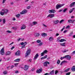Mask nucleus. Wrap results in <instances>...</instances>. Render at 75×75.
<instances>
[{"label":"nucleus","mask_w":75,"mask_h":75,"mask_svg":"<svg viewBox=\"0 0 75 75\" xmlns=\"http://www.w3.org/2000/svg\"><path fill=\"white\" fill-rule=\"evenodd\" d=\"M30 53H31V49H28L26 52V53L25 54V57H28V55H30Z\"/></svg>","instance_id":"1"},{"label":"nucleus","mask_w":75,"mask_h":75,"mask_svg":"<svg viewBox=\"0 0 75 75\" xmlns=\"http://www.w3.org/2000/svg\"><path fill=\"white\" fill-rule=\"evenodd\" d=\"M42 68H40L39 69H38L36 70V73L38 74L39 73H41V72H42Z\"/></svg>","instance_id":"2"},{"label":"nucleus","mask_w":75,"mask_h":75,"mask_svg":"<svg viewBox=\"0 0 75 75\" xmlns=\"http://www.w3.org/2000/svg\"><path fill=\"white\" fill-rule=\"evenodd\" d=\"M0 53L1 54V55H4V48H2L1 50Z\"/></svg>","instance_id":"3"},{"label":"nucleus","mask_w":75,"mask_h":75,"mask_svg":"<svg viewBox=\"0 0 75 75\" xmlns=\"http://www.w3.org/2000/svg\"><path fill=\"white\" fill-rule=\"evenodd\" d=\"M15 54L16 56H20L21 54V52L20 50H18L15 53Z\"/></svg>","instance_id":"4"},{"label":"nucleus","mask_w":75,"mask_h":75,"mask_svg":"<svg viewBox=\"0 0 75 75\" xmlns=\"http://www.w3.org/2000/svg\"><path fill=\"white\" fill-rule=\"evenodd\" d=\"M27 11L25 9L23 10L22 12L20 13V14H25V13H27Z\"/></svg>","instance_id":"5"},{"label":"nucleus","mask_w":75,"mask_h":75,"mask_svg":"<svg viewBox=\"0 0 75 75\" xmlns=\"http://www.w3.org/2000/svg\"><path fill=\"white\" fill-rule=\"evenodd\" d=\"M64 4H63L62 5H57L56 6V8L57 9H58L59 8H60L61 7H62V6H64Z\"/></svg>","instance_id":"6"},{"label":"nucleus","mask_w":75,"mask_h":75,"mask_svg":"<svg viewBox=\"0 0 75 75\" xmlns=\"http://www.w3.org/2000/svg\"><path fill=\"white\" fill-rule=\"evenodd\" d=\"M66 58L68 60H70L71 58V56L69 55H66Z\"/></svg>","instance_id":"7"},{"label":"nucleus","mask_w":75,"mask_h":75,"mask_svg":"<svg viewBox=\"0 0 75 75\" xmlns=\"http://www.w3.org/2000/svg\"><path fill=\"white\" fill-rule=\"evenodd\" d=\"M54 15L53 14H49L48 16H47V17H50V18H53V17H54Z\"/></svg>","instance_id":"8"},{"label":"nucleus","mask_w":75,"mask_h":75,"mask_svg":"<svg viewBox=\"0 0 75 75\" xmlns=\"http://www.w3.org/2000/svg\"><path fill=\"white\" fill-rule=\"evenodd\" d=\"M25 28H26V26H25V24H23L21 27V30H24V29H25Z\"/></svg>","instance_id":"9"},{"label":"nucleus","mask_w":75,"mask_h":75,"mask_svg":"<svg viewBox=\"0 0 75 75\" xmlns=\"http://www.w3.org/2000/svg\"><path fill=\"white\" fill-rule=\"evenodd\" d=\"M49 13H55V11L54 10H50L49 11Z\"/></svg>","instance_id":"10"},{"label":"nucleus","mask_w":75,"mask_h":75,"mask_svg":"<svg viewBox=\"0 0 75 75\" xmlns=\"http://www.w3.org/2000/svg\"><path fill=\"white\" fill-rule=\"evenodd\" d=\"M40 35V34L39 33H36L35 34V37H38Z\"/></svg>","instance_id":"11"},{"label":"nucleus","mask_w":75,"mask_h":75,"mask_svg":"<svg viewBox=\"0 0 75 75\" xmlns=\"http://www.w3.org/2000/svg\"><path fill=\"white\" fill-rule=\"evenodd\" d=\"M71 21V22L72 23H74V22L75 21V20H73V21H72L71 19H69L68 21V23H70V22Z\"/></svg>","instance_id":"12"},{"label":"nucleus","mask_w":75,"mask_h":75,"mask_svg":"<svg viewBox=\"0 0 75 75\" xmlns=\"http://www.w3.org/2000/svg\"><path fill=\"white\" fill-rule=\"evenodd\" d=\"M41 35L42 37H45V36H47V34L45 33H42Z\"/></svg>","instance_id":"13"},{"label":"nucleus","mask_w":75,"mask_h":75,"mask_svg":"<svg viewBox=\"0 0 75 75\" xmlns=\"http://www.w3.org/2000/svg\"><path fill=\"white\" fill-rule=\"evenodd\" d=\"M70 70V68H68L66 69L65 70V71H64V72H68Z\"/></svg>","instance_id":"14"},{"label":"nucleus","mask_w":75,"mask_h":75,"mask_svg":"<svg viewBox=\"0 0 75 75\" xmlns=\"http://www.w3.org/2000/svg\"><path fill=\"white\" fill-rule=\"evenodd\" d=\"M71 71L74 72L75 71V66H73L71 68Z\"/></svg>","instance_id":"15"},{"label":"nucleus","mask_w":75,"mask_h":75,"mask_svg":"<svg viewBox=\"0 0 75 75\" xmlns=\"http://www.w3.org/2000/svg\"><path fill=\"white\" fill-rule=\"evenodd\" d=\"M75 4V2H74L71 4L70 5V7H72V6H74Z\"/></svg>","instance_id":"16"},{"label":"nucleus","mask_w":75,"mask_h":75,"mask_svg":"<svg viewBox=\"0 0 75 75\" xmlns=\"http://www.w3.org/2000/svg\"><path fill=\"white\" fill-rule=\"evenodd\" d=\"M59 22V20H57L56 21H55L54 22V23L55 24H58Z\"/></svg>","instance_id":"17"},{"label":"nucleus","mask_w":75,"mask_h":75,"mask_svg":"<svg viewBox=\"0 0 75 75\" xmlns=\"http://www.w3.org/2000/svg\"><path fill=\"white\" fill-rule=\"evenodd\" d=\"M38 56H39L38 54V53H37L34 57L35 59H37V58L38 57Z\"/></svg>","instance_id":"18"},{"label":"nucleus","mask_w":75,"mask_h":75,"mask_svg":"<svg viewBox=\"0 0 75 75\" xmlns=\"http://www.w3.org/2000/svg\"><path fill=\"white\" fill-rule=\"evenodd\" d=\"M10 54H11V52H10L8 51L5 54L6 55H9Z\"/></svg>","instance_id":"19"},{"label":"nucleus","mask_w":75,"mask_h":75,"mask_svg":"<svg viewBox=\"0 0 75 75\" xmlns=\"http://www.w3.org/2000/svg\"><path fill=\"white\" fill-rule=\"evenodd\" d=\"M28 66H25L24 68V70L25 71H26L27 69H28Z\"/></svg>","instance_id":"20"},{"label":"nucleus","mask_w":75,"mask_h":75,"mask_svg":"<svg viewBox=\"0 0 75 75\" xmlns=\"http://www.w3.org/2000/svg\"><path fill=\"white\" fill-rule=\"evenodd\" d=\"M59 41L60 42H64V41H66V40L64 39H61L59 40Z\"/></svg>","instance_id":"21"},{"label":"nucleus","mask_w":75,"mask_h":75,"mask_svg":"<svg viewBox=\"0 0 75 75\" xmlns=\"http://www.w3.org/2000/svg\"><path fill=\"white\" fill-rule=\"evenodd\" d=\"M32 24L33 25H36V24H37V22L35 21H33V22Z\"/></svg>","instance_id":"22"},{"label":"nucleus","mask_w":75,"mask_h":75,"mask_svg":"<svg viewBox=\"0 0 75 75\" xmlns=\"http://www.w3.org/2000/svg\"><path fill=\"white\" fill-rule=\"evenodd\" d=\"M8 12V9H6L4 10V13L5 14H7Z\"/></svg>","instance_id":"23"},{"label":"nucleus","mask_w":75,"mask_h":75,"mask_svg":"<svg viewBox=\"0 0 75 75\" xmlns=\"http://www.w3.org/2000/svg\"><path fill=\"white\" fill-rule=\"evenodd\" d=\"M47 57V55H46L45 56L41 58V59H45Z\"/></svg>","instance_id":"24"},{"label":"nucleus","mask_w":75,"mask_h":75,"mask_svg":"<svg viewBox=\"0 0 75 75\" xmlns=\"http://www.w3.org/2000/svg\"><path fill=\"white\" fill-rule=\"evenodd\" d=\"M65 42L60 44V45H62V46H64V47H65Z\"/></svg>","instance_id":"25"},{"label":"nucleus","mask_w":75,"mask_h":75,"mask_svg":"<svg viewBox=\"0 0 75 75\" xmlns=\"http://www.w3.org/2000/svg\"><path fill=\"white\" fill-rule=\"evenodd\" d=\"M54 70H52L49 73L50 74V75H53L54 74Z\"/></svg>","instance_id":"26"},{"label":"nucleus","mask_w":75,"mask_h":75,"mask_svg":"<svg viewBox=\"0 0 75 75\" xmlns=\"http://www.w3.org/2000/svg\"><path fill=\"white\" fill-rule=\"evenodd\" d=\"M4 12H0V13L1 16H4Z\"/></svg>","instance_id":"27"},{"label":"nucleus","mask_w":75,"mask_h":75,"mask_svg":"<svg viewBox=\"0 0 75 75\" xmlns=\"http://www.w3.org/2000/svg\"><path fill=\"white\" fill-rule=\"evenodd\" d=\"M49 40L50 41H52V40H54V38L52 37H50L49 38Z\"/></svg>","instance_id":"28"},{"label":"nucleus","mask_w":75,"mask_h":75,"mask_svg":"<svg viewBox=\"0 0 75 75\" xmlns=\"http://www.w3.org/2000/svg\"><path fill=\"white\" fill-rule=\"evenodd\" d=\"M3 74L4 75H6L7 74V71L5 70L4 72H3Z\"/></svg>","instance_id":"29"},{"label":"nucleus","mask_w":75,"mask_h":75,"mask_svg":"<svg viewBox=\"0 0 75 75\" xmlns=\"http://www.w3.org/2000/svg\"><path fill=\"white\" fill-rule=\"evenodd\" d=\"M67 51H68V50H67L65 49L64 50V51H62V52L63 53L66 52H67Z\"/></svg>","instance_id":"30"},{"label":"nucleus","mask_w":75,"mask_h":75,"mask_svg":"<svg viewBox=\"0 0 75 75\" xmlns=\"http://www.w3.org/2000/svg\"><path fill=\"white\" fill-rule=\"evenodd\" d=\"M62 64H66V63H67V61H63L62 62Z\"/></svg>","instance_id":"31"},{"label":"nucleus","mask_w":75,"mask_h":75,"mask_svg":"<svg viewBox=\"0 0 75 75\" xmlns=\"http://www.w3.org/2000/svg\"><path fill=\"white\" fill-rule=\"evenodd\" d=\"M62 64H66V63H67V61H63L62 62Z\"/></svg>","instance_id":"32"},{"label":"nucleus","mask_w":75,"mask_h":75,"mask_svg":"<svg viewBox=\"0 0 75 75\" xmlns=\"http://www.w3.org/2000/svg\"><path fill=\"white\" fill-rule=\"evenodd\" d=\"M68 10V8H65L64 9V10L63 11V13H65L66 11H67Z\"/></svg>","instance_id":"33"},{"label":"nucleus","mask_w":75,"mask_h":75,"mask_svg":"<svg viewBox=\"0 0 75 75\" xmlns=\"http://www.w3.org/2000/svg\"><path fill=\"white\" fill-rule=\"evenodd\" d=\"M47 52H48V51L47 50H44L43 51V52L45 54H47Z\"/></svg>","instance_id":"34"},{"label":"nucleus","mask_w":75,"mask_h":75,"mask_svg":"<svg viewBox=\"0 0 75 75\" xmlns=\"http://www.w3.org/2000/svg\"><path fill=\"white\" fill-rule=\"evenodd\" d=\"M64 58H66V56L64 57H61L60 58L61 60H62V59H64Z\"/></svg>","instance_id":"35"},{"label":"nucleus","mask_w":75,"mask_h":75,"mask_svg":"<svg viewBox=\"0 0 75 75\" xmlns=\"http://www.w3.org/2000/svg\"><path fill=\"white\" fill-rule=\"evenodd\" d=\"M44 54H45L43 52L41 53V57H42V56L44 55Z\"/></svg>","instance_id":"36"},{"label":"nucleus","mask_w":75,"mask_h":75,"mask_svg":"<svg viewBox=\"0 0 75 75\" xmlns=\"http://www.w3.org/2000/svg\"><path fill=\"white\" fill-rule=\"evenodd\" d=\"M2 21H3V23L4 24L5 23H6V20L5 19H2Z\"/></svg>","instance_id":"37"},{"label":"nucleus","mask_w":75,"mask_h":75,"mask_svg":"<svg viewBox=\"0 0 75 75\" xmlns=\"http://www.w3.org/2000/svg\"><path fill=\"white\" fill-rule=\"evenodd\" d=\"M60 60H58L57 61V64H59V63H60Z\"/></svg>","instance_id":"38"},{"label":"nucleus","mask_w":75,"mask_h":75,"mask_svg":"<svg viewBox=\"0 0 75 75\" xmlns=\"http://www.w3.org/2000/svg\"><path fill=\"white\" fill-rule=\"evenodd\" d=\"M20 16V14L18 13V14H16V17H19V16Z\"/></svg>","instance_id":"39"},{"label":"nucleus","mask_w":75,"mask_h":75,"mask_svg":"<svg viewBox=\"0 0 75 75\" xmlns=\"http://www.w3.org/2000/svg\"><path fill=\"white\" fill-rule=\"evenodd\" d=\"M37 43H40V42H41V40H38L36 41Z\"/></svg>","instance_id":"40"},{"label":"nucleus","mask_w":75,"mask_h":75,"mask_svg":"<svg viewBox=\"0 0 75 75\" xmlns=\"http://www.w3.org/2000/svg\"><path fill=\"white\" fill-rule=\"evenodd\" d=\"M20 59H16V60H15V61L16 62V61H17V62H18V61H20Z\"/></svg>","instance_id":"41"},{"label":"nucleus","mask_w":75,"mask_h":75,"mask_svg":"<svg viewBox=\"0 0 75 75\" xmlns=\"http://www.w3.org/2000/svg\"><path fill=\"white\" fill-rule=\"evenodd\" d=\"M44 65H45L44 66H48V65H47V63L46 62H45V63H44Z\"/></svg>","instance_id":"42"},{"label":"nucleus","mask_w":75,"mask_h":75,"mask_svg":"<svg viewBox=\"0 0 75 75\" xmlns=\"http://www.w3.org/2000/svg\"><path fill=\"white\" fill-rule=\"evenodd\" d=\"M7 33H12V32L10 31V30H7L6 31Z\"/></svg>","instance_id":"43"},{"label":"nucleus","mask_w":75,"mask_h":75,"mask_svg":"<svg viewBox=\"0 0 75 75\" xmlns=\"http://www.w3.org/2000/svg\"><path fill=\"white\" fill-rule=\"evenodd\" d=\"M43 43L42 42H40V43L39 44V45L40 46H41L42 45Z\"/></svg>","instance_id":"44"},{"label":"nucleus","mask_w":75,"mask_h":75,"mask_svg":"<svg viewBox=\"0 0 75 75\" xmlns=\"http://www.w3.org/2000/svg\"><path fill=\"white\" fill-rule=\"evenodd\" d=\"M70 74H71V72L69 73H67L66 74V75H69Z\"/></svg>","instance_id":"45"},{"label":"nucleus","mask_w":75,"mask_h":75,"mask_svg":"<svg viewBox=\"0 0 75 75\" xmlns=\"http://www.w3.org/2000/svg\"><path fill=\"white\" fill-rule=\"evenodd\" d=\"M64 21V19H62L59 22L60 23H62Z\"/></svg>","instance_id":"46"},{"label":"nucleus","mask_w":75,"mask_h":75,"mask_svg":"<svg viewBox=\"0 0 75 75\" xmlns=\"http://www.w3.org/2000/svg\"><path fill=\"white\" fill-rule=\"evenodd\" d=\"M58 72V70H56L55 71V74L56 75Z\"/></svg>","instance_id":"47"},{"label":"nucleus","mask_w":75,"mask_h":75,"mask_svg":"<svg viewBox=\"0 0 75 75\" xmlns=\"http://www.w3.org/2000/svg\"><path fill=\"white\" fill-rule=\"evenodd\" d=\"M15 48V46H13V47H12L11 48V50H13V49H14V48Z\"/></svg>","instance_id":"48"},{"label":"nucleus","mask_w":75,"mask_h":75,"mask_svg":"<svg viewBox=\"0 0 75 75\" xmlns=\"http://www.w3.org/2000/svg\"><path fill=\"white\" fill-rule=\"evenodd\" d=\"M20 44H21V45H23L24 44V42H21V43Z\"/></svg>","instance_id":"49"},{"label":"nucleus","mask_w":75,"mask_h":75,"mask_svg":"<svg viewBox=\"0 0 75 75\" xmlns=\"http://www.w3.org/2000/svg\"><path fill=\"white\" fill-rule=\"evenodd\" d=\"M70 28V26H69V25H68V26H67L66 27V28Z\"/></svg>","instance_id":"50"},{"label":"nucleus","mask_w":75,"mask_h":75,"mask_svg":"<svg viewBox=\"0 0 75 75\" xmlns=\"http://www.w3.org/2000/svg\"><path fill=\"white\" fill-rule=\"evenodd\" d=\"M19 68H22V69H23L24 68L23 67H22V66H19Z\"/></svg>","instance_id":"51"},{"label":"nucleus","mask_w":75,"mask_h":75,"mask_svg":"<svg viewBox=\"0 0 75 75\" xmlns=\"http://www.w3.org/2000/svg\"><path fill=\"white\" fill-rule=\"evenodd\" d=\"M31 61H32V60L31 59H30L28 60L29 62H31Z\"/></svg>","instance_id":"52"},{"label":"nucleus","mask_w":75,"mask_h":75,"mask_svg":"<svg viewBox=\"0 0 75 75\" xmlns=\"http://www.w3.org/2000/svg\"><path fill=\"white\" fill-rule=\"evenodd\" d=\"M30 8H31V6H28L27 8V9H30Z\"/></svg>","instance_id":"53"},{"label":"nucleus","mask_w":75,"mask_h":75,"mask_svg":"<svg viewBox=\"0 0 75 75\" xmlns=\"http://www.w3.org/2000/svg\"><path fill=\"white\" fill-rule=\"evenodd\" d=\"M25 45H23L22 46V47H21V48H24V47H25Z\"/></svg>","instance_id":"54"},{"label":"nucleus","mask_w":75,"mask_h":75,"mask_svg":"<svg viewBox=\"0 0 75 75\" xmlns=\"http://www.w3.org/2000/svg\"><path fill=\"white\" fill-rule=\"evenodd\" d=\"M6 0H3V2H2V4H4V2H5V1Z\"/></svg>","instance_id":"55"},{"label":"nucleus","mask_w":75,"mask_h":75,"mask_svg":"<svg viewBox=\"0 0 75 75\" xmlns=\"http://www.w3.org/2000/svg\"><path fill=\"white\" fill-rule=\"evenodd\" d=\"M43 25L44 26H45V27H47V26L46 25H45V24L43 23Z\"/></svg>","instance_id":"56"},{"label":"nucleus","mask_w":75,"mask_h":75,"mask_svg":"<svg viewBox=\"0 0 75 75\" xmlns=\"http://www.w3.org/2000/svg\"><path fill=\"white\" fill-rule=\"evenodd\" d=\"M15 73H16V74H17L18 73V71H16Z\"/></svg>","instance_id":"57"},{"label":"nucleus","mask_w":75,"mask_h":75,"mask_svg":"<svg viewBox=\"0 0 75 75\" xmlns=\"http://www.w3.org/2000/svg\"><path fill=\"white\" fill-rule=\"evenodd\" d=\"M24 44L25 45H25H25H26V44H27V43L26 42H24Z\"/></svg>","instance_id":"58"},{"label":"nucleus","mask_w":75,"mask_h":75,"mask_svg":"<svg viewBox=\"0 0 75 75\" xmlns=\"http://www.w3.org/2000/svg\"><path fill=\"white\" fill-rule=\"evenodd\" d=\"M18 63H15L14 65H15V66H17V65H18Z\"/></svg>","instance_id":"59"},{"label":"nucleus","mask_w":75,"mask_h":75,"mask_svg":"<svg viewBox=\"0 0 75 75\" xmlns=\"http://www.w3.org/2000/svg\"><path fill=\"white\" fill-rule=\"evenodd\" d=\"M59 35V33H57L56 35V36H58V35Z\"/></svg>","instance_id":"60"},{"label":"nucleus","mask_w":75,"mask_h":75,"mask_svg":"<svg viewBox=\"0 0 75 75\" xmlns=\"http://www.w3.org/2000/svg\"><path fill=\"white\" fill-rule=\"evenodd\" d=\"M72 11H72V10H71V11L70 10L69 11V13H72Z\"/></svg>","instance_id":"61"},{"label":"nucleus","mask_w":75,"mask_h":75,"mask_svg":"<svg viewBox=\"0 0 75 75\" xmlns=\"http://www.w3.org/2000/svg\"><path fill=\"white\" fill-rule=\"evenodd\" d=\"M63 9H61L59 11V12H61V11H62Z\"/></svg>","instance_id":"62"},{"label":"nucleus","mask_w":75,"mask_h":75,"mask_svg":"<svg viewBox=\"0 0 75 75\" xmlns=\"http://www.w3.org/2000/svg\"><path fill=\"white\" fill-rule=\"evenodd\" d=\"M46 62V63L47 64H48L49 65V64H50V62Z\"/></svg>","instance_id":"63"},{"label":"nucleus","mask_w":75,"mask_h":75,"mask_svg":"<svg viewBox=\"0 0 75 75\" xmlns=\"http://www.w3.org/2000/svg\"><path fill=\"white\" fill-rule=\"evenodd\" d=\"M48 75V73H46L44 75Z\"/></svg>","instance_id":"64"}]
</instances>
